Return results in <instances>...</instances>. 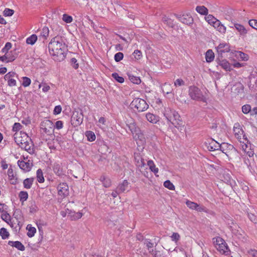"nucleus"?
<instances>
[{"mask_svg": "<svg viewBox=\"0 0 257 257\" xmlns=\"http://www.w3.org/2000/svg\"><path fill=\"white\" fill-rule=\"evenodd\" d=\"M49 51L54 60L61 61L64 59L65 44L59 38H54L48 45Z\"/></svg>", "mask_w": 257, "mask_h": 257, "instance_id": "obj_1", "label": "nucleus"}, {"mask_svg": "<svg viewBox=\"0 0 257 257\" xmlns=\"http://www.w3.org/2000/svg\"><path fill=\"white\" fill-rule=\"evenodd\" d=\"M15 142L22 149H25L30 154L34 153V145L30 138L22 131L15 133L14 135Z\"/></svg>", "mask_w": 257, "mask_h": 257, "instance_id": "obj_2", "label": "nucleus"}, {"mask_svg": "<svg viewBox=\"0 0 257 257\" xmlns=\"http://www.w3.org/2000/svg\"><path fill=\"white\" fill-rule=\"evenodd\" d=\"M164 115L167 119L170 121L175 127L179 128L182 125V121L180 119V116L174 109L169 107L165 108Z\"/></svg>", "mask_w": 257, "mask_h": 257, "instance_id": "obj_3", "label": "nucleus"}, {"mask_svg": "<svg viewBox=\"0 0 257 257\" xmlns=\"http://www.w3.org/2000/svg\"><path fill=\"white\" fill-rule=\"evenodd\" d=\"M234 133L235 137L241 143L242 149L246 153L249 157H251L253 155L252 151H249L250 148V144L248 143L247 138L243 135V131L240 128L234 127Z\"/></svg>", "mask_w": 257, "mask_h": 257, "instance_id": "obj_4", "label": "nucleus"}, {"mask_svg": "<svg viewBox=\"0 0 257 257\" xmlns=\"http://www.w3.org/2000/svg\"><path fill=\"white\" fill-rule=\"evenodd\" d=\"M128 128L138 145L143 146L146 143V139L140 128L134 123L130 124Z\"/></svg>", "mask_w": 257, "mask_h": 257, "instance_id": "obj_5", "label": "nucleus"}, {"mask_svg": "<svg viewBox=\"0 0 257 257\" xmlns=\"http://www.w3.org/2000/svg\"><path fill=\"white\" fill-rule=\"evenodd\" d=\"M188 93L191 98L194 100L206 102V99L202 92L197 87L191 86L189 88Z\"/></svg>", "mask_w": 257, "mask_h": 257, "instance_id": "obj_6", "label": "nucleus"}, {"mask_svg": "<svg viewBox=\"0 0 257 257\" xmlns=\"http://www.w3.org/2000/svg\"><path fill=\"white\" fill-rule=\"evenodd\" d=\"M213 240L215 248L220 253L225 255L229 254L230 250L224 239L217 237L213 238Z\"/></svg>", "mask_w": 257, "mask_h": 257, "instance_id": "obj_7", "label": "nucleus"}, {"mask_svg": "<svg viewBox=\"0 0 257 257\" xmlns=\"http://www.w3.org/2000/svg\"><path fill=\"white\" fill-rule=\"evenodd\" d=\"M13 219L11 221L10 226L16 229V231L20 230L23 226L24 218L22 213L20 210H16L13 214Z\"/></svg>", "mask_w": 257, "mask_h": 257, "instance_id": "obj_8", "label": "nucleus"}, {"mask_svg": "<svg viewBox=\"0 0 257 257\" xmlns=\"http://www.w3.org/2000/svg\"><path fill=\"white\" fill-rule=\"evenodd\" d=\"M132 107L139 112H142L147 110L149 105L146 101L140 98H135L131 102Z\"/></svg>", "mask_w": 257, "mask_h": 257, "instance_id": "obj_9", "label": "nucleus"}, {"mask_svg": "<svg viewBox=\"0 0 257 257\" xmlns=\"http://www.w3.org/2000/svg\"><path fill=\"white\" fill-rule=\"evenodd\" d=\"M206 22L210 25L212 26L218 31L221 33H224L225 31V28L221 25L220 22L216 19V17H204Z\"/></svg>", "mask_w": 257, "mask_h": 257, "instance_id": "obj_10", "label": "nucleus"}, {"mask_svg": "<svg viewBox=\"0 0 257 257\" xmlns=\"http://www.w3.org/2000/svg\"><path fill=\"white\" fill-rule=\"evenodd\" d=\"M54 124L52 121L45 119L42 121L40 124V128L44 133L50 135L54 130Z\"/></svg>", "mask_w": 257, "mask_h": 257, "instance_id": "obj_11", "label": "nucleus"}, {"mask_svg": "<svg viewBox=\"0 0 257 257\" xmlns=\"http://www.w3.org/2000/svg\"><path fill=\"white\" fill-rule=\"evenodd\" d=\"M83 119V115L82 113L79 112L78 111H75L73 112L71 118V124L75 127L78 126L80 125Z\"/></svg>", "mask_w": 257, "mask_h": 257, "instance_id": "obj_12", "label": "nucleus"}, {"mask_svg": "<svg viewBox=\"0 0 257 257\" xmlns=\"http://www.w3.org/2000/svg\"><path fill=\"white\" fill-rule=\"evenodd\" d=\"M204 145L209 151L218 150L219 147H220V144L212 139L207 140Z\"/></svg>", "mask_w": 257, "mask_h": 257, "instance_id": "obj_13", "label": "nucleus"}, {"mask_svg": "<svg viewBox=\"0 0 257 257\" xmlns=\"http://www.w3.org/2000/svg\"><path fill=\"white\" fill-rule=\"evenodd\" d=\"M69 187L65 183H60L57 187L58 194L61 196H66L69 194Z\"/></svg>", "mask_w": 257, "mask_h": 257, "instance_id": "obj_14", "label": "nucleus"}, {"mask_svg": "<svg viewBox=\"0 0 257 257\" xmlns=\"http://www.w3.org/2000/svg\"><path fill=\"white\" fill-rule=\"evenodd\" d=\"M18 165L20 168L25 172H29L30 171L33 166V163L30 160H28L27 162L19 160L18 161Z\"/></svg>", "mask_w": 257, "mask_h": 257, "instance_id": "obj_15", "label": "nucleus"}, {"mask_svg": "<svg viewBox=\"0 0 257 257\" xmlns=\"http://www.w3.org/2000/svg\"><path fill=\"white\" fill-rule=\"evenodd\" d=\"M134 157L136 165L138 167L142 168L145 166V162L144 159L140 153H135Z\"/></svg>", "mask_w": 257, "mask_h": 257, "instance_id": "obj_16", "label": "nucleus"}, {"mask_svg": "<svg viewBox=\"0 0 257 257\" xmlns=\"http://www.w3.org/2000/svg\"><path fill=\"white\" fill-rule=\"evenodd\" d=\"M216 49L218 54L221 55L223 53L228 52L230 51V46L226 43H222L216 47Z\"/></svg>", "mask_w": 257, "mask_h": 257, "instance_id": "obj_17", "label": "nucleus"}, {"mask_svg": "<svg viewBox=\"0 0 257 257\" xmlns=\"http://www.w3.org/2000/svg\"><path fill=\"white\" fill-rule=\"evenodd\" d=\"M66 211L68 212V217L71 220H76L82 217L83 214L81 212H75L69 209H66Z\"/></svg>", "mask_w": 257, "mask_h": 257, "instance_id": "obj_18", "label": "nucleus"}, {"mask_svg": "<svg viewBox=\"0 0 257 257\" xmlns=\"http://www.w3.org/2000/svg\"><path fill=\"white\" fill-rule=\"evenodd\" d=\"M217 64L226 71H230V65L229 63L225 59H217Z\"/></svg>", "mask_w": 257, "mask_h": 257, "instance_id": "obj_19", "label": "nucleus"}, {"mask_svg": "<svg viewBox=\"0 0 257 257\" xmlns=\"http://www.w3.org/2000/svg\"><path fill=\"white\" fill-rule=\"evenodd\" d=\"M16 57L15 55H11L9 53H5L4 56L0 57V60L7 63L11 62L14 61Z\"/></svg>", "mask_w": 257, "mask_h": 257, "instance_id": "obj_20", "label": "nucleus"}, {"mask_svg": "<svg viewBox=\"0 0 257 257\" xmlns=\"http://www.w3.org/2000/svg\"><path fill=\"white\" fill-rule=\"evenodd\" d=\"M8 244L12 246L15 247L21 251H24L25 249L24 245L19 241H9Z\"/></svg>", "mask_w": 257, "mask_h": 257, "instance_id": "obj_21", "label": "nucleus"}, {"mask_svg": "<svg viewBox=\"0 0 257 257\" xmlns=\"http://www.w3.org/2000/svg\"><path fill=\"white\" fill-rule=\"evenodd\" d=\"M128 184L129 183L127 180H123L121 183L118 185L117 187V190H118L120 193L124 192L125 191L127 190Z\"/></svg>", "mask_w": 257, "mask_h": 257, "instance_id": "obj_22", "label": "nucleus"}, {"mask_svg": "<svg viewBox=\"0 0 257 257\" xmlns=\"http://www.w3.org/2000/svg\"><path fill=\"white\" fill-rule=\"evenodd\" d=\"M195 10L201 15L207 16L208 14V10L204 6H197Z\"/></svg>", "mask_w": 257, "mask_h": 257, "instance_id": "obj_23", "label": "nucleus"}, {"mask_svg": "<svg viewBox=\"0 0 257 257\" xmlns=\"http://www.w3.org/2000/svg\"><path fill=\"white\" fill-rule=\"evenodd\" d=\"M146 116L149 121L153 123H156L159 120L158 116L151 113H147Z\"/></svg>", "mask_w": 257, "mask_h": 257, "instance_id": "obj_24", "label": "nucleus"}, {"mask_svg": "<svg viewBox=\"0 0 257 257\" xmlns=\"http://www.w3.org/2000/svg\"><path fill=\"white\" fill-rule=\"evenodd\" d=\"M34 178H29L25 179L23 181L24 187L26 189H30L33 184Z\"/></svg>", "mask_w": 257, "mask_h": 257, "instance_id": "obj_25", "label": "nucleus"}, {"mask_svg": "<svg viewBox=\"0 0 257 257\" xmlns=\"http://www.w3.org/2000/svg\"><path fill=\"white\" fill-rule=\"evenodd\" d=\"M179 21L186 25H190L193 23V17H178Z\"/></svg>", "mask_w": 257, "mask_h": 257, "instance_id": "obj_26", "label": "nucleus"}, {"mask_svg": "<svg viewBox=\"0 0 257 257\" xmlns=\"http://www.w3.org/2000/svg\"><path fill=\"white\" fill-rule=\"evenodd\" d=\"M233 148V146L231 145H229L227 143H223L221 144H220V147H219V150L222 151V152L226 154L227 152L226 150H230Z\"/></svg>", "mask_w": 257, "mask_h": 257, "instance_id": "obj_27", "label": "nucleus"}, {"mask_svg": "<svg viewBox=\"0 0 257 257\" xmlns=\"http://www.w3.org/2000/svg\"><path fill=\"white\" fill-rule=\"evenodd\" d=\"M100 181L102 182L103 185L105 188L109 187L111 186V182L110 179L102 176L100 178Z\"/></svg>", "mask_w": 257, "mask_h": 257, "instance_id": "obj_28", "label": "nucleus"}, {"mask_svg": "<svg viewBox=\"0 0 257 257\" xmlns=\"http://www.w3.org/2000/svg\"><path fill=\"white\" fill-rule=\"evenodd\" d=\"M206 60L207 62H212L214 58V54L212 50H208L205 54Z\"/></svg>", "mask_w": 257, "mask_h": 257, "instance_id": "obj_29", "label": "nucleus"}, {"mask_svg": "<svg viewBox=\"0 0 257 257\" xmlns=\"http://www.w3.org/2000/svg\"><path fill=\"white\" fill-rule=\"evenodd\" d=\"M49 30L48 27H44L42 30H41L40 37L42 38L43 40H46L49 36Z\"/></svg>", "mask_w": 257, "mask_h": 257, "instance_id": "obj_30", "label": "nucleus"}, {"mask_svg": "<svg viewBox=\"0 0 257 257\" xmlns=\"http://www.w3.org/2000/svg\"><path fill=\"white\" fill-rule=\"evenodd\" d=\"M234 26L235 29L240 33V35H244L247 33V30L242 25L235 24Z\"/></svg>", "mask_w": 257, "mask_h": 257, "instance_id": "obj_31", "label": "nucleus"}, {"mask_svg": "<svg viewBox=\"0 0 257 257\" xmlns=\"http://www.w3.org/2000/svg\"><path fill=\"white\" fill-rule=\"evenodd\" d=\"M6 210H5L4 212H2L1 218L3 220L10 224L11 223V221H12V220H11V216Z\"/></svg>", "mask_w": 257, "mask_h": 257, "instance_id": "obj_32", "label": "nucleus"}, {"mask_svg": "<svg viewBox=\"0 0 257 257\" xmlns=\"http://www.w3.org/2000/svg\"><path fill=\"white\" fill-rule=\"evenodd\" d=\"M37 40V36L36 35L33 34L26 40V43L28 44L34 45Z\"/></svg>", "mask_w": 257, "mask_h": 257, "instance_id": "obj_33", "label": "nucleus"}, {"mask_svg": "<svg viewBox=\"0 0 257 257\" xmlns=\"http://www.w3.org/2000/svg\"><path fill=\"white\" fill-rule=\"evenodd\" d=\"M148 165L150 169L155 173V174H156L158 172V168L156 167L155 165L154 164V162L152 160H149L148 162Z\"/></svg>", "mask_w": 257, "mask_h": 257, "instance_id": "obj_34", "label": "nucleus"}, {"mask_svg": "<svg viewBox=\"0 0 257 257\" xmlns=\"http://www.w3.org/2000/svg\"><path fill=\"white\" fill-rule=\"evenodd\" d=\"M27 229L28 230V232H27V235L29 237H32L33 236H34L36 232V229L35 227H32L31 226L28 225L27 227Z\"/></svg>", "mask_w": 257, "mask_h": 257, "instance_id": "obj_35", "label": "nucleus"}, {"mask_svg": "<svg viewBox=\"0 0 257 257\" xmlns=\"http://www.w3.org/2000/svg\"><path fill=\"white\" fill-rule=\"evenodd\" d=\"M20 201L23 203L26 201L28 198V194L26 191H21L19 194Z\"/></svg>", "mask_w": 257, "mask_h": 257, "instance_id": "obj_36", "label": "nucleus"}, {"mask_svg": "<svg viewBox=\"0 0 257 257\" xmlns=\"http://www.w3.org/2000/svg\"><path fill=\"white\" fill-rule=\"evenodd\" d=\"M85 135L87 138L88 141L89 142L94 141L96 139L94 133L91 131H87L85 133Z\"/></svg>", "mask_w": 257, "mask_h": 257, "instance_id": "obj_37", "label": "nucleus"}, {"mask_svg": "<svg viewBox=\"0 0 257 257\" xmlns=\"http://www.w3.org/2000/svg\"><path fill=\"white\" fill-rule=\"evenodd\" d=\"M37 178L39 183H43L44 182V178L43 177V172L41 169H39L37 171Z\"/></svg>", "mask_w": 257, "mask_h": 257, "instance_id": "obj_38", "label": "nucleus"}, {"mask_svg": "<svg viewBox=\"0 0 257 257\" xmlns=\"http://www.w3.org/2000/svg\"><path fill=\"white\" fill-rule=\"evenodd\" d=\"M128 76L130 81L134 84H138L141 82V79L138 77L135 76L132 74H128Z\"/></svg>", "mask_w": 257, "mask_h": 257, "instance_id": "obj_39", "label": "nucleus"}, {"mask_svg": "<svg viewBox=\"0 0 257 257\" xmlns=\"http://www.w3.org/2000/svg\"><path fill=\"white\" fill-rule=\"evenodd\" d=\"M186 204L188 207L191 209L196 210V208L198 207V204L195 202L187 200L186 202Z\"/></svg>", "mask_w": 257, "mask_h": 257, "instance_id": "obj_40", "label": "nucleus"}, {"mask_svg": "<svg viewBox=\"0 0 257 257\" xmlns=\"http://www.w3.org/2000/svg\"><path fill=\"white\" fill-rule=\"evenodd\" d=\"M246 254L249 257H257V250L253 248L248 249L246 251Z\"/></svg>", "mask_w": 257, "mask_h": 257, "instance_id": "obj_41", "label": "nucleus"}, {"mask_svg": "<svg viewBox=\"0 0 257 257\" xmlns=\"http://www.w3.org/2000/svg\"><path fill=\"white\" fill-rule=\"evenodd\" d=\"M0 235L4 239L7 238L9 236V233L5 228H2L0 230Z\"/></svg>", "mask_w": 257, "mask_h": 257, "instance_id": "obj_42", "label": "nucleus"}, {"mask_svg": "<svg viewBox=\"0 0 257 257\" xmlns=\"http://www.w3.org/2000/svg\"><path fill=\"white\" fill-rule=\"evenodd\" d=\"M162 90L164 93L166 94H169L172 92V89L171 88L170 84L165 83L162 88Z\"/></svg>", "mask_w": 257, "mask_h": 257, "instance_id": "obj_43", "label": "nucleus"}, {"mask_svg": "<svg viewBox=\"0 0 257 257\" xmlns=\"http://www.w3.org/2000/svg\"><path fill=\"white\" fill-rule=\"evenodd\" d=\"M144 244L146 245L148 249L149 250L150 252H153V249H152L153 247V243L151 242L149 239H145L144 241Z\"/></svg>", "mask_w": 257, "mask_h": 257, "instance_id": "obj_44", "label": "nucleus"}, {"mask_svg": "<svg viewBox=\"0 0 257 257\" xmlns=\"http://www.w3.org/2000/svg\"><path fill=\"white\" fill-rule=\"evenodd\" d=\"M112 77L117 82L122 83L124 82V78L118 75L117 73H113L112 74Z\"/></svg>", "mask_w": 257, "mask_h": 257, "instance_id": "obj_45", "label": "nucleus"}, {"mask_svg": "<svg viewBox=\"0 0 257 257\" xmlns=\"http://www.w3.org/2000/svg\"><path fill=\"white\" fill-rule=\"evenodd\" d=\"M164 186L169 189L171 190H175V186L174 185L170 182L169 180H167L164 182Z\"/></svg>", "mask_w": 257, "mask_h": 257, "instance_id": "obj_46", "label": "nucleus"}, {"mask_svg": "<svg viewBox=\"0 0 257 257\" xmlns=\"http://www.w3.org/2000/svg\"><path fill=\"white\" fill-rule=\"evenodd\" d=\"M23 126L19 122H15L13 126V131L15 133L20 132Z\"/></svg>", "mask_w": 257, "mask_h": 257, "instance_id": "obj_47", "label": "nucleus"}, {"mask_svg": "<svg viewBox=\"0 0 257 257\" xmlns=\"http://www.w3.org/2000/svg\"><path fill=\"white\" fill-rule=\"evenodd\" d=\"M242 111L244 114H247L251 111V106L249 104H245L242 106Z\"/></svg>", "mask_w": 257, "mask_h": 257, "instance_id": "obj_48", "label": "nucleus"}, {"mask_svg": "<svg viewBox=\"0 0 257 257\" xmlns=\"http://www.w3.org/2000/svg\"><path fill=\"white\" fill-rule=\"evenodd\" d=\"M248 217L249 219L253 222L254 223L257 222V215H256L254 213H248Z\"/></svg>", "mask_w": 257, "mask_h": 257, "instance_id": "obj_49", "label": "nucleus"}, {"mask_svg": "<svg viewBox=\"0 0 257 257\" xmlns=\"http://www.w3.org/2000/svg\"><path fill=\"white\" fill-rule=\"evenodd\" d=\"M11 47L12 44L10 42H7L6 44L5 47L2 49V51L4 53H8V51L11 48Z\"/></svg>", "mask_w": 257, "mask_h": 257, "instance_id": "obj_50", "label": "nucleus"}, {"mask_svg": "<svg viewBox=\"0 0 257 257\" xmlns=\"http://www.w3.org/2000/svg\"><path fill=\"white\" fill-rule=\"evenodd\" d=\"M17 75L16 73L14 72H10L7 74H6L4 76V79L7 80L9 79H13V77H15Z\"/></svg>", "mask_w": 257, "mask_h": 257, "instance_id": "obj_51", "label": "nucleus"}, {"mask_svg": "<svg viewBox=\"0 0 257 257\" xmlns=\"http://www.w3.org/2000/svg\"><path fill=\"white\" fill-rule=\"evenodd\" d=\"M23 81L22 85L24 87H27L30 85L31 80L29 78H28L27 77H23Z\"/></svg>", "mask_w": 257, "mask_h": 257, "instance_id": "obj_52", "label": "nucleus"}, {"mask_svg": "<svg viewBox=\"0 0 257 257\" xmlns=\"http://www.w3.org/2000/svg\"><path fill=\"white\" fill-rule=\"evenodd\" d=\"M123 58V54L121 52H118L114 55V60L118 62L121 61Z\"/></svg>", "mask_w": 257, "mask_h": 257, "instance_id": "obj_53", "label": "nucleus"}, {"mask_svg": "<svg viewBox=\"0 0 257 257\" xmlns=\"http://www.w3.org/2000/svg\"><path fill=\"white\" fill-rule=\"evenodd\" d=\"M14 10L8 8L5 9L3 12L4 16H12L14 14Z\"/></svg>", "mask_w": 257, "mask_h": 257, "instance_id": "obj_54", "label": "nucleus"}, {"mask_svg": "<svg viewBox=\"0 0 257 257\" xmlns=\"http://www.w3.org/2000/svg\"><path fill=\"white\" fill-rule=\"evenodd\" d=\"M248 24L250 27L257 30V20L255 19L250 20Z\"/></svg>", "mask_w": 257, "mask_h": 257, "instance_id": "obj_55", "label": "nucleus"}, {"mask_svg": "<svg viewBox=\"0 0 257 257\" xmlns=\"http://www.w3.org/2000/svg\"><path fill=\"white\" fill-rule=\"evenodd\" d=\"M171 239L173 241L177 242L180 238V236L179 233L177 232H174L171 236Z\"/></svg>", "mask_w": 257, "mask_h": 257, "instance_id": "obj_56", "label": "nucleus"}, {"mask_svg": "<svg viewBox=\"0 0 257 257\" xmlns=\"http://www.w3.org/2000/svg\"><path fill=\"white\" fill-rule=\"evenodd\" d=\"M133 54L135 56V58L137 60L140 59L142 57V53L141 51L139 50H135Z\"/></svg>", "mask_w": 257, "mask_h": 257, "instance_id": "obj_57", "label": "nucleus"}, {"mask_svg": "<svg viewBox=\"0 0 257 257\" xmlns=\"http://www.w3.org/2000/svg\"><path fill=\"white\" fill-rule=\"evenodd\" d=\"M185 84V82L181 79H177L174 82V85L176 86H180L184 85Z\"/></svg>", "mask_w": 257, "mask_h": 257, "instance_id": "obj_58", "label": "nucleus"}, {"mask_svg": "<svg viewBox=\"0 0 257 257\" xmlns=\"http://www.w3.org/2000/svg\"><path fill=\"white\" fill-rule=\"evenodd\" d=\"M55 126L58 130L62 128L63 126V123L61 120H58L56 122Z\"/></svg>", "mask_w": 257, "mask_h": 257, "instance_id": "obj_59", "label": "nucleus"}, {"mask_svg": "<svg viewBox=\"0 0 257 257\" xmlns=\"http://www.w3.org/2000/svg\"><path fill=\"white\" fill-rule=\"evenodd\" d=\"M71 62L72 63V67L74 69H77L78 68L79 65L77 63L76 59H75L74 58H72L71 60Z\"/></svg>", "mask_w": 257, "mask_h": 257, "instance_id": "obj_60", "label": "nucleus"}, {"mask_svg": "<svg viewBox=\"0 0 257 257\" xmlns=\"http://www.w3.org/2000/svg\"><path fill=\"white\" fill-rule=\"evenodd\" d=\"M8 80V84L9 86L12 87L16 85V81L14 79H9Z\"/></svg>", "mask_w": 257, "mask_h": 257, "instance_id": "obj_61", "label": "nucleus"}, {"mask_svg": "<svg viewBox=\"0 0 257 257\" xmlns=\"http://www.w3.org/2000/svg\"><path fill=\"white\" fill-rule=\"evenodd\" d=\"M62 110V108L60 105L56 106L54 109V113L55 114H59Z\"/></svg>", "mask_w": 257, "mask_h": 257, "instance_id": "obj_62", "label": "nucleus"}, {"mask_svg": "<svg viewBox=\"0 0 257 257\" xmlns=\"http://www.w3.org/2000/svg\"><path fill=\"white\" fill-rule=\"evenodd\" d=\"M196 210L199 212H207L206 208L198 204V207L196 208Z\"/></svg>", "mask_w": 257, "mask_h": 257, "instance_id": "obj_63", "label": "nucleus"}, {"mask_svg": "<svg viewBox=\"0 0 257 257\" xmlns=\"http://www.w3.org/2000/svg\"><path fill=\"white\" fill-rule=\"evenodd\" d=\"M151 253L154 255V257H164L163 254L159 251L155 250Z\"/></svg>", "mask_w": 257, "mask_h": 257, "instance_id": "obj_64", "label": "nucleus"}]
</instances>
